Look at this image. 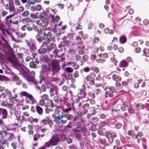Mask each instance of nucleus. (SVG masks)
I'll list each match as a JSON object with an SVG mask.
<instances>
[{
    "label": "nucleus",
    "instance_id": "nucleus-44",
    "mask_svg": "<svg viewBox=\"0 0 149 149\" xmlns=\"http://www.w3.org/2000/svg\"><path fill=\"white\" fill-rule=\"evenodd\" d=\"M36 10L39 11H40L42 9V7L39 4L37 5L36 6Z\"/></svg>",
    "mask_w": 149,
    "mask_h": 149
},
{
    "label": "nucleus",
    "instance_id": "nucleus-50",
    "mask_svg": "<svg viewBox=\"0 0 149 149\" xmlns=\"http://www.w3.org/2000/svg\"><path fill=\"white\" fill-rule=\"evenodd\" d=\"M109 90L111 91L113 93V92H115L116 91V90L115 89L114 87L113 86L110 87Z\"/></svg>",
    "mask_w": 149,
    "mask_h": 149
},
{
    "label": "nucleus",
    "instance_id": "nucleus-9",
    "mask_svg": "<svg viewBox=\"0 0 149 149\" xmlns=\"http://www.w3.org/2000/svg\"><path fill=\"white\" fill-rule=\"evenodd\" d=\"M35 72L33 71H31L30 73V75L29 77L26 78V79L29 82H33L35 84H37L38 82L36 81L34 78V77L35 76Z\"/></svg>",
    "mask_w": 149,
    "mask_h": 149
},
{
    "label": "nucleus",
    "instance_id": "nucleus-16",
    "mask_svg": "<svg viewBox=\"0 0 149 149\" xmlns=\"http://www.w3.org/2000/svg\"><path fill=\"white\" fill-rule=\"evenodd\" d=\"M55 44L54 43H52L50 46L46 45V46L47 47V50L48 52L51 51L55 47Z\"/></svg>",
    "mask_w": 149,
    "mask_h": 149
},
{
    "label": "nucleus",
    "instance_id": "nucleus-37",
    "mask_svg": "<svg viewBox=\"0 0 149 149\" xmlns=\"http://www.w3.org/2000/svg\"><path fill=\"white\" fill-rule=\"evenodd\" d=\"M30 16L32 18H35V19H38V18L39 17L38 15H36L35 14L31 13L30 14Z\"/></svg>",
    "mask_w": 149,
    "mask_h": 149
},
{
    "label": "nucleus",
    "instance_id": "nucleus-27",
    "mask_svg": "<svg viewBox=\"0 0 149 149\" xmlns=\"http://www.w3.org/2000/svg\"><path fill=\"white\" fill-rule=\"evenodd\" d=\"M96 79L97 83L102 84L104 82L103 79L100 76L96 77Z\"/></svg>",
    "mask_w": 149,
    "mask_h": 149
},
{
    "label": "nucleus",
    "instance_id": "nucleus-62",
    "mask_svg": "<svg viewBox=\"0 0 149 149\" xmlns=\"http://www.w3.org/2000/svg\"><path fill=\"white\" fill-rule=\"evenodd\" d=\"M47 36V38H50L52 36V34L50 32H48L46 34Z\"/></svg>",
    "mask_w": 149,
    "mask_h": 149
},
{
    "label": "nucleus",
    "instance_id": "nucleus-42",
    "mask_svg": "<svg viewBox=\"0 0 149 149\" xmlns=\"http://www.w3.org/2000/svg\"><path fill=\"white\" fill-rule=\"evenodd\" d=\"M2 40L5 42L6 43V46L8 48H10V46L8 45V42L3 37H2Z\"/></svg>",
    "mask_w": 149,
    "mask_h": 149
},
{
    "label": "nucleus",
    "instance_id": "nucleus-39",
    "mask_svg": "<svg viewBox=\"0 0 149 149\" xmlns=\"http://www.w3.org/2000/svg\"><path fill=\"white\" fill-rule=\"evenodd\" d=\"M18 11L20 12H22L24 10V8L22 6H20L17 8Z\"/></svg>",
    "mask_w": 149,
    "mask_h": 149
},
{
    "label": "nucleus",
    "instance_id": "nucleus-4",
    "mask_svg": "<svg viewBox=\"0 0 149 149\" xmlns=\"http://www.w3.org/2000/svg\"><path fill=\"white\" fill-rule=\"evenodd\" d=\"M36 23L37 24L43 27L47 26L48 24V21L47 19L42 18L39 20H36Z\"/></svg>",
    "mask_w": 149,
    "mask_h": 149
},
{
    "label": "nucleus",
    "instance_id": "nucleus-55",
    "mask_svg": "<svg viewBox=\"0 0 149 149\" xmlns=\"http://www.w3.org/2000/svg\"><path fill=\"white\" fill-rule=\"evenodd\" d=\"M90 70V68L88 67H86L84 68V70L86 72H88Z\"/></svg>",
    "mask_w": 149,
    "mask_h": 149
},
{
    "label": "nucleus",
    "instance_id": "nucleus-41",
    "mask_svg": "<svg viewBox=\"0 0 149 149\" xmlns=\"http://www.w3.org/2000/svg\"><path fill=\"white\" fill-rule=\"evenodd\" d=\"M73 118V115H69L68 116L67 114V117L66 118H67V119L68 120H71Z\"/></svg>",
    "mask_w": 149,
    "mask_h": 149
},
{
    "label": "nucleus",
    "instance_id": "nucleus-3",
    "mask_svg": "<svg viewBox=\"0 0 149 149\" xmlns=\"http://www.w3.org/2000/svg\"><path fill=\"white\" fill-rule=\"evenodd\" d=\"M52 118L54 119V120L57 123V119L61 120V122L62 124L65 123L67 122V120L63 119L64 118H66L67 117V114H63L62 115H61L59 114H56L54 113L52 115Z\"/></svg>",
    "mask_w": 149,
    "mask_h": 149
},
{
    "label": "nucleus",
    "instance_id": "nucleus-47",
    "mask_svg": "<svg viewBox=\"0 0 149 149\" xmlns=\"http://www.w3.org/2000/svg\"><path fill=\"white\" fill-rule=\"evenodd\" d=\"M45 103V102L43 100H40L39 102V105L41 106H42L44 105Z\"/></svg>",
    "mask_w": 149,
    "mask_h": 149
},
{
    "label": "nucleus",
    "instance_id": "nucleus-43",
    "mask_svg": "<svg viewBox=\"0 0 149 149\" xmlns=\"http://www.w3.org/2000/svg\"><path fill=\"white\" fill-rule=\"evenodd\" d=\"M8 78L5 76H1L0 77V79L1 81H7L8 80Z\"/></svg>",
    "mask_w": 149,
    "mask_h": 149
},
{
    "label": "nucleus",
    "instance_id": "nucleus-63",
    "mask_svg": "<svg viewBox=\"0 0 149 149\" xmlns=\"http://www.w3.org/2000/svg\"><path fill=\"white\" fill-rule=\"evenodd\" d=\"M27 26L26 25H24L21 27V29L22 31H25L26 29L27 28Z\"/></svg>",
    "mask_w": 149,
    "mask_h": 149
},
{
    "label": "nucleus",
    "instance_id": "nucleus-60",
    "mask_svg": "<svg viewBox=\"0 0 149 149\" xmlns=\"http://www.w3.org/2000/svg\"><path fill=\"white\" fill-rule=\"evenodd\" d=\"M135 52L137 53H139L141 51V49L139 47H137L135 49Z\"/></svg>",
    "mask_w": 149,
    "mask_h": 149
},
{
    "label": "nucleus",
    "instance_id": "nucleus-13",
    "mask_svg": "<svg viewBox=\"0 0 149 149\" xmlns=\"http://www.w3.org/2000/svg\"><path fill=\"white\" fill-rule=\"evenodd\" d=\"M15 15V13H14L13 14H12L9 15L7 16L5 18L6 22L7 24H9L12 22V21L11 19H10V18L13 17Z\"/></svg>",
    "mask_w": 149,
    "mask_h": 149
},
{
    "label": "nucleus",
    "instance_id": "nucleus-40",
    "mask_svg": "<svg viewBox=\"0 0 149 149\" xmlns=\"http://www.w3.org/2000/svg\"><path fill=\"white\" fill-rule=\"evenodd\" d=\"M31 50H34L36 49V47L34 44H32L31 46L30 47Z\"/></svg>",
    "mask_w": 149,
    "mask_h": 149
},
{
    "label": "nucleus",
    "instance_id": "nucleus-26",
    "mask_svg": "<svg viewBox=\"0 0 149 149\" xmlns=\"http://www.w3.org/2000/svg\"><path fill=\"white\" fill-rule=\"evenodd\" d=\"M62 40L65 45H67L69 43L68 41L67 40L66 37L64 36L62 38Z\"/></svg>",
    "mask_w": 149,
    "mask_h": 149
},
{
    "label": "nucleus",
    "instance_id": "nucleus-15",
    "mask_svg": "<svg viewBox=\"0 0 149 149\" xmlns=\"http://www.w3.org/2000/svg\"><path fill=\"white\" fill-rule=\"evenodd\" d=\"M9 10L10 11H12L13 12V13H15V9L14 7V5L13 3H9Z\"/></svg>",
    "mask_w": 149,
    "mask_h": 149
},
{
    "label": "nucleus",
    "instance_id": "nucleus-18",
    "mask_svg": "<svg viewBox=\"0 0 149 149\" xmlns=\"http://www.w3.org/2000/svg\"><path fill=\"white\" fill-rule=\"evenodd\" d=\"M119 40L120 43L123 44L126 42L127 38L125 36H123L120 37Z\"/></svg>",
    "mask_w": 149,
    "mask_h": 149
},
{
    "label": "nucleus",
    "instance_id": "nucleus-54",
    "mask_svg": "<svg viewBox=\"0 0 149 149\" xmlns=\"http://www.w3.org/2000/svg\"><path fill=\"white\" fill-rule=\"evenodd\" d=\"M32 60V58L31 57L29 56H28L26 58V62H29Z\"/></svg>",
    "mask_w": 149,
    "mask_h": 149
},
{
    "label": "nucleus",
    "instance_id": "nucleus-61",
    "mask_svg": "<svg viewBox=\"0 0 149 149\" xmlns=\"http://www.w3.org/2000/svg\"><path fill=\"white\" fill-rule=\"evenodd\" d=\"M93 26V24L91 23H90L88 24V28L89 29H91L92 27Z\"/></svg>",
    "mask_w": 149,
    "mask_h": 149
},
{
    "label": "nucleus",
    "instance_id": "nucleus-49",
    "mask_svg": "<svg viewBox=\"0 0 149 149\" xmlns=\"http://www.w3.org/2000/svg\"><path fill=\"white\" fill-rule=\"evenodd\" d=\"M88 95L90 96V98L92 99H93L95 98V94L94 93H89Z\"/></svg>",
    "mask_w": 149,
    "mask_h": 149
},
{
    "label": "nucleus",
    "instance_id": "nucleus-46",
    "mask_svg": "<svg viewBox=\"0 0 149 149\" xmlns=\"http://www.w3.org/2000/svg\"><path fill=\"white\" fill-rule=\"evenodd\" d=\"M6 104L8 105L13 106L14 104V102L13 101L10 100L8 102H7Z\"/></svg>",
    "mask_w": 149,
    "mask_h": 149
},
{
    "label": "nucleus",
    "instance_id": "nucleus-52",
    "mask_svg": "<svg viewBox=\"0 0 149 149\" xmlns=\"http://www.w3.org/2000/svg\"><path fill=\"white\" fill-rule=\"evenodd\" d=\"M100 118L102 119H104L106 118L105 115L104 114H101L99 115Z\"/></svg>",
    "mask_w": 149,
    "mask_h": 149
},
{
    "label": "nucleus",
    "instance_id": "nucleus-32",
    "mask_svg": "<svg viewBox=\"0 0 149 149\" xmlns=\"http://www.w3.org/2000/svg\"><path fill=\"white\" fill-rule=\"evenodd\" d=\"M29 14V12L27 10H25L22 14V15L23 17H27Z\"/></svg>",
    "mask_w": 149,
    "mask_h": 149
},
{
    "label": "nucleus",
    "instance_id": "nucleus-33",
    "mask_svg": "<svg viewBox=\"0 0 149 149\" xmlns=\"http://www.w3.org/2000/svg\"><path fill=\"white\" fill-rule=\"evenodd\" d=\"M36 38L38 41L40 42H41L43 39V38L41 36H40L39 35L36 36Z\"/></svg>",
    "mask_w": 149,
    "mask_h": 149
},
{
    "label": "nucleus",
    "instance_id": "nucleus-38",
    "mask_svg": "<svg viewBox=\"0 0 149 149\" xmlns=\"http://www.w3.org/2000/svg\"><path fill=\"white\" fill-rule=\"evenodd\" d=\"M144 54L146 56L149 57V53L147 52V49H145L143 50Z\"/></svg>",
    "mask_w": 149,
    "mask_h": 149
},
{
    "label": "nucleus",
    "instance_id": "nucleus-57",
    "mask_svg": "<svg viewBox=\"0 0 149 149\" xmlns=\"http://www.w3.org/2000/svg\"><path fill=\"white\" fill-rule=\"evenodd\" d=\"M78 76H79L78 72L77 71H76L74 73V77L75 78H77L78 77Z\"/></svg>",
    "mask_w": 149,
    "mask_h": 149
},
{
    "label": "nucleus",
    "instance_id": "nucleus-10",
    "mask_svg": "<svg viewBox=\"0 0 149 149\" xmlns=\"http://www.w3.org/2000/svg\"><path fill=\"white\" fill-rule=\"evenodd\" d=\"M50 140L54 146L57 145L60 141L59 138L57 136L54 135L53 136Z\"/></svg>",
    "mask_w": 149,
    "mask_h": 149
},
{
    "label": "nucleus",
    "instance_id": "nucleus-21",
    "mask_svg": "<svg viewBox=\"0 0 149 149\" xmlns=\"http://www.w3.org/2000/svg\"><path fill=\"white\" fill-rule=\"evenodd\" d=\"M112 79L116 81H120L121 80V78L119 77L118 75L114 74L112 75Z\"/></svg>",
    "mask_w": 149,
    "mask_h": 149
},
{
    "label": "nucleus",
    "instance_id": "nucleus-28",
    "mask_svg": "<svg viewBox=\"0 0 149 149\" xmlns=\"http://www.w3.org/2000/svg\"><path fill=\"white\" fill-rule=\"evenodd\" d=\"M143 135V133L142 132H139L138 134V135L136 136V138L138 140L137 141L138 143H139V141L140 139V138L139 137L142 136Z\"/></svg>",
    "mask_w": 149,
    "mask_h": 149
},
{
    "label": "nucleus",
    "instance_id": "nucleus-25",
    "mask_svg": "<svg viewBox=\"0 0 149 149\" xmlns=\"http://www.w3.org/2000/svg\"><path fill=\"white\" fill-rule=\"evenodd\" d=\"M30 67L31 68H36V65L34 61H32L30 62L29 63Z\"/></svg>",
    "mask_w": 149,
    "mask_h": 149
},
{
    "label": "nucleus",
    "instance_id": "nucleus-23",
    "mask_svg": "<svg viewBox=\"0 0 149 149\" xmlns=\"http://www.w3.org/2000/svg\"><path fill=\"white\" fill-rule=\"evenodd\" d=\"M104 32L106 33H109L110 34H112L113 33L114 31L113 30L111 29V31L109 28H105L104 29Z\"/></svg>",
    "mask_w": 149,
    "mask_h": 149
},
{
    "label": "nucleus",
    "instance_id": "nucleus-7",
    "mask_svg": "<svg viewBox=\"0 0 149 149\" xmlns=\"http://www.w3.org/2000/svg\"><path fill=\"white\" fill-rule=\"evenodd\" d=\"M95 77V74H91L90 75L87 76L85 78V79L88 81V83L90 85L94 84V78Z\"/></svg>",
    "mask_w": 149,
    "mask_h": 149
},
{
    "label": "nucleus",
    "instance_id": "nucleus-35",
    "mask_svg": "<svg viewBox=\"0 0 149 149\" xmlns=\"http://www.w3.org/2000/svg\"><path fill=\"white\" fill-rule=\"evenodd\" d=\"M5 92L7 93L8 96L10 97L12 96L11 92L8 89H6L5 91Z\"/></svg>",
    "mask_w": 149,
    "mask_h": 149
},
{
    "label": "nucleus",
    "instance_id": "nucleus-34",
    "mask_svg": "<svg viewBox=\"0 0 149 149\" xmlns=\"http://www.w3.org/2000/svg\"><path fill=\"white\" fill-rule=\"evenodd\" d=\"M67 64L68 66L71 65L73 67H74L76 64V63L75 62H68L67 63Z\"/></svg>",
    "mask_w": 149,
    "mask_h": 149
},
{
    "label": "nucleus",
    "instance_id": "nucleus-24",
    "mask_svg": "<svg viewBox=\"0 0 149 149\" xmlns=\"http://www.w3.org/2000/svg\"><path fill=\"white\" fill-rule=\"evenodd\" d=\"M113 93L111 91L109 90L108 91L105 92V97H107L108 96L111 97L113 96Z\"/></svg>",
    "mask_w": 149,
    "mask_h": 149
},
{
    "label": "nucleus",
    "instance_id": "nucleus-64",
    "mask_svg": "<svg viewBox=\"0 0 149 149\" xmlns=\"http://www.w3.org/2000/svg\"><path fill=\"white\" fill-rule=\"evenodd\" d=\"M98 50L99 49L97 47H95L93 50V52L95 53H97L98 52Z\"/></svg>",
    "mask_w": 149,
    "mask_h": 149
},
{
    "label": "nucleus",
    "instance_id": "nucleus-14",
    "mask_svg": "<svg viewBox=\"0 0 149 149\" xmlns=\"http://www.w3.org/2000/svg\"><path fill=\"white\" fill-rule=\"evenodd\" d=\"M47 51V49L46 48L42 47H40L38 51V53L40 54H41L42 53H45Z\"/></svg>",
    "mask_w": 149,
    "mask_h": 149
},
{
    "label": "nucleus",
    "instance_id": "nucleus-36",
    "mask_svg": "<svg viewBox=\"0 0 149 149\" xmlns=\"http://www.w3.org/2000/svg\"><path fill=\"white\" fill-rule=\"evenodd\" d=\"M49 119V118H46L44 119H43L41 121V122L42 123H43L45 124H46L47 123Z\"/></svg>",
    "mask_w": 149,
    "mask_h": 149
},
{
    "label": "nucleus",
    "instance_id": "nucleus-53",
    "mask_svg": "<svg viewBox=\"0 0 149 149\" xmlns=\"http://www.w3.org/2000/svg\"><path fill=\"white\" fill-rule=\"evenodd\" d=\"M17 97V94H14V95H13L12 96H11V97H9V100H11L12 99H14L16 98Z\"/></svg>",
    "mask_w": 149,
    "mask_h": 149
},
{
    "label": "nucleus",
    "instance_id": "nucleus-48",
    "mask_svg": "<svg viewBox=\"0 0 149 149\" xmlns=\"http://www.w3.org/2000/svg\"><path fill=\"white\" fill-rule=\"evenodd\" d=\"M73 35L74 34L72 33H69L67 34V37L68 39H71L72 38Z\"/></svg>",
    "mask_w": 149,
    "mask_h": 149
},
{
    "label": "nucleus",
    "instance_id": "nucleus-29",
    "mask_svg": "<svg viewBox=\"0 0 149 149\" xmlns=\"http://www.w3.org/2000/svg\"><path fill=\"white\" fill-rule=\"evenodd\" d=\"M65 70L68 73H71L73 71V69L71 67H67L65 68Z\"/></svg>",
    "mask_w": 149,
    "mask_h": 149
},
{
    "label": "nucleus",
    "instance_id": "nucleus-1",
    "mask_svg": "<svg viewBox=\"0 0 149 149\" xmlns=\"http://www.w3.org/2000/svg\"><path fill=\"white\" fill-rule=\"evenodd\" d=\"M52 72L51 76H53L56 73L59 72L60 70L58 62L57 60H54L52 63Z\"/></svg>",
    "mask_w": 149,
    "mask_h": 149
},
{
    "label": "nucleus",
    "instance_id": "nucleus-6",
    "mask_svg": "<svg viewBox=\"0 0 149 149\" xmlns=\"http://www.w3.org/2000/svg\"><path fill=\"white\" fill-rule=\"evenodd\" d=\"M21 94L22 95L25 96L29 98L30 100L31 101V103L33 104L36 102V100L31 95L25 91H22L21 92Z\"/></svg>",
    "mask_w": 149,
    "mask_h": 149
},
{
    "label": "nucleus",
    "instance_id": "nucleus-31",
    "mask_svg": "<svg viewBox=\"0 0 149 149\" xmlns=\"http://www.w3.org/2000/svg\"><path fill=\"white\" fill-rule=\"evenodd\" d=\"M48 106H50L52 108H53L54 107V105L53 103L52 100H48L47 103Z\"/></svg>",
    "mask_w": 149,
    "mask_h": 149
},
{
    "label": "nucleus",
    "instance_id": "nucleus-59",
    "mask_svg": "<svg viewBox=\"0 0 149 149\" xmlns=\"http://www.w3.org/2000/svg\"><path fill=\"white\" fill-rule=\"evenodd\" d=\"M31 10L32 12H34L36 10V6H32L31 8Z\"/></svg>",
    "mask_w": 149,
    "mask_h": 149
},
{
    "label": "nucleus",
    "instance_id": "nucleus-8",
    "mask_svg": "<svg viewBox=\"0 0 149 149\" xmlns=\"http://www.w3.org/2000/svg\"><path fill=\"white\" fill-rule=\"evenodd\" d=\"M46 84L47 88L50 89L49 91L51 96H53L55 94H57V91L56 89L52 88L51 84L49 81L47 82Z\"/></svg>",
    "mask_w": 149,
    "mask_h": 149
},
{
    "label": "nucleus",
    "instance_id": "nucleus-22",
    "mask_svg": "<svg viewBox=\"0 0 149 149\" xmlns=\"http://www.w3.org/2000/svg\"><path fill=\"white\" fill-rule=\"evenodd\" d=\"M36 110L38 114L41 115H42L43 113V110L42 108L39 106H37L36 107Z\"/></svg>",
    "mask_w": 149,
    "mask_h": 149
},
{
    "label": "nucleus",
    "instance_id": "nucleus-58",
    "mask_svg": "<svg viewBox=\"0 0 149 149\" xmlns=\"http://www.w3.org/2000/svg\"><path fill=\"white\" fill-rule=\"evenodd\" d=\"M14 3L17 6H19L20 5V1L18 0H15Z\"/></svg>",
    "mask_w": 149,
    "mask_h": 149
},
{
    "label": "nucleus",
    "instance_id": "nucleus-56",
    "mask_svg": "<svg viewBox=\"0 0 149 149\" xmlns=\"http://www.w3.org/2000/svg\"><path fill=\"white\" fill-rule=\"evenodd\" d=\"M0 141L1 143L3 145L4 144L6 141V139H1Z\"/></svg>",
    "mask_w": 149,
    "mask_h": 149
},
{
    "label": "nucleus",
    "instance_id": "nucleus-2",
    "mask_svg": "<svg viewBox=\"0 0 149 149\" xmlns=\"http://www.w3.org/2000/svg\"><path fill=\"white\" fill-rule=\"evenodd\" d=\"M14 67L17 70V74H21L24 73V71L21 68V65L18 61L16 59H13L11 61Z\"/></svg>",
    "mask_w": 149,
    "mask_h": 149
},
{
    "label": "nucleus",
    "instance_id": "nucleus-51",
    "mask_svg": "<svg viewBox=\"0 0 149 149\" xmlns=\"http://www.w3.org/2000/svg\"><path fill=\"white\" fill-rule=\"evenodd\" d=\"M92 70L95 71L96 73H97L99 71V70L98 68L97 67H95L92 68Z\"/></svg>",
    "mask_w": 149,
    "mask_h": 149
},
{
    "label": "nucleus",
    "instance_id": "nucleus-5",
    "mask_svg": "<svg viewBox=\"0 0 149 149\" xmlns=\"http://www.w3.org/2000/svg\"><path fill=\"white\" fill-rule=\"evenodd\" d=\"M105 136L109 142L112 143L114 140V138L116 136V134L113 132H111L110 134L108 132L106 134Z\"/></svg>",
    "mask_w": 149,
    "mask_h": 149
},
{
    "label": "nucleus",
    "instance_id": "nucleus-12",
    "mask_svg": "<svg viewBox=\"0 0 149 149\" xmlns=\"http://www.w3.org/2000/svg\"><path fill=\"white\" fill-rule=\"evenodd\" d=\"M2 114V118L3 119L7 118L8 113L6 110L3 108H0V116Z\"/></svg>",
    "mask_w": 149,
    "mask_h": 149
},
{
    "label": "nucleus",
    "instance_id": "nucleus-19",
    "mask_svg": "<svg viewBox=\"0 0 149 149\" xmlns=\"http://www.w3.org/2000/svg\"><path fill=\"white\" fill-rule=\"evenodd\" d=\"M128 65V63L124 60H122L120 63V65L122 67H126Z\"/></svg>",
    "mask_w": 149,
    "mask_h": 149
},
{
    "label": "nucleus",
    "instance_id": "nucleus-20",
    "mask_svg": "<svg viewBox=\"0 0 149 149\" xmlns=\"http://www.w3.org/2000/svg\"><path fill=\"white\" fill-rule=\"evenodd\" d=\"M11 77L13 81H19V77L17 76H16L15 74H13L11 75ZM19 84L17 83V84H20L21 83V81H19Z\"/></svg>",
    "mask_w": 149,
    "mask_h": 149
},
{
    "label": "nucleus",
    "instance_id": "nucleus-17",
    "mask_svg": "<svg viewBox=\"0 0 149 149\" xmlns=\"http://www.w3.org/2000/svg\"><path fill=\"white\" fill-rule=\"evenodd\" d=\"M44 145L47 148H49L50 146H54L50 140L48 141L45 143Z\"/></svg>",
    "mask_w": 149,
    "mask_h": 149
},
{
    "label": "nucleus",
    "instance_id": "nucleus-11",
    "mask_svg": "<svg viewBox=\"0 0 149 149\" xmlns=\"http://www.w3.org/2000/svg\"><path fill=\"white\" fill-rule=\"evenodd\" d=\"M81 38L79 36H77L76 38L77 43L78 44V48L80 50H82L84 48V46L83 44L81 41Z\"/></svg>",
    "mask_w": 149,
    "mask_h": 149
},
{
    "label": "nucleus",
    "instance_id": "nucleus-45",
    "mask_svg": "<svg viewBox=\"0 0 149 149\" xmlns=\"http://www.w3.org/2000/svg\"><path fill=\"white\" fill-rule=\"evenodd\" d=\"M7 102H6V101L3 102V101L2 102H1V105L2 107H7V104H6V103Z\"/></svg>",
    "mask_w": 149,
    "mask_h": 149
},
{
    "label": "nucleus",
    "instance_id": "nucleus-30",
    "mask_svg": "<svg viewBox=\"0 0 149 149\" xmlns=\"http://www.w3.org/2000/svg\"><path fill=\"white\" fill-rule=\"evenodd\" d=\"M41 99L44 100H48L49 99L48 96L46 94H44L41 96Z\"/></svg>",
    "mask_w": 149,
    "mask_h": 149
}]
</instances>
